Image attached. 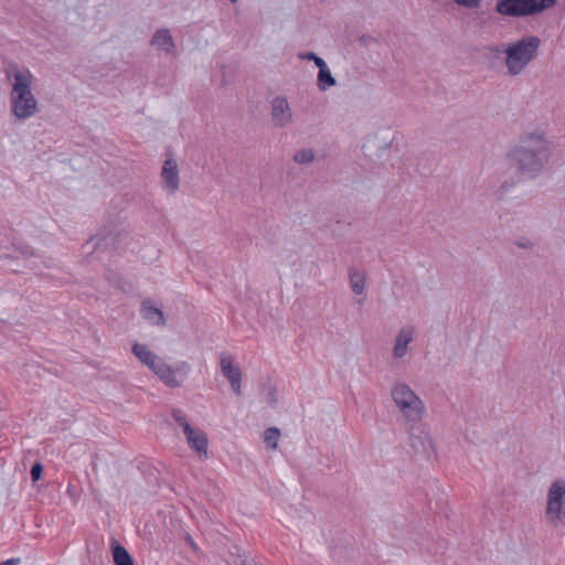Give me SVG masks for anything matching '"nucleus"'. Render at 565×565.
I'll return each mask as SVG.
<instances>
[{
    "instance_id": "obj_1",
    "label": "nucleus",
    "mask_w": 565,
    "mask_h": 565,
    "mask_svg": "<svg viewBox=\"0 0 565 565\" xmlns=\"http://www.w3.org/2000/svg\"><path fill=\"white\" fill-rule=\"evenodd\" d=\"M553 153V142L540 131L525 134L510 150L508 159L520 180L539 177L548 164Z\"/></svg>"
},
{
    "instance_id": "obj_2",
    "label": "nucleus",
    "mask_w": 565,
    "mask_h": 565,
    "mask_svg": "<svg viewBox=\"0 0 565 565\" xmlns=\"http://www.w3.org/2000/svg\"><path fill=\"white\" fill-rule=\"evenodd\" d=\"M6 77L11 86L9 94L10 109L18 121H25L39 113V100L33 94L34 76L26 67L14 63L8 64Z\"/></svg>"
},
{
    "instance_id": "obj_3",
    "label": "nucleus",
    "mask_w": 565,
    "mask_h": 565,
    "mask_svg": "<svg viewBox=\"0 0 565 565\" xmlns=\"http://www.w3.org/2000/svg\"><path fill=\"white\" fill-rule=\"evenodd\" d=\"M541 44L539 36L527 35L497 47L495 52L504 54L505 74L511 77L523 74L539 56Z\"/></svg>"
},
{
    "instance_id": "obj_4",
    "label": "nucleus",
    "mask_w": 565,
    "mask_h": 565,
    "mask_svg": "<svg viewBox=\"0 0 565 565\" xmlns=\"http://www.w3.org/2000/svg\"><path fill=\"white\" fill-rule=\"evenodd\" d=\"M390 396L404 425L419 424L425 417V402L405 381H395L391 385Z\"/></svg>"
},
{
    "instance_id": "obj_5",
    "label": "nucleus",
    "mask_w": 565,
    "mask_h": 565,
    "mask_svg": "<svg viewBox=\"0 0 565 565\" xmlns=\"http://www.w3.org/2000/svg\"><path fill=\"white\" fill-rule=\"evenodd\" d=\"M544 514L552 526L565 524V478H555L546 489Z\"/></svg>"
},
{
    "instance_id": "obj_6",
    "label": "nucleus",
    "mask_w": 565,
    "mask_h": 565,
    "mask_svg": "<svg viewBox=\"0 0 565 565\" xmlns=\"http://www.w3.org/2000/svg\"><path fill=\"white\" fill-rule=\"evenodd\" d=\"M558 0H498L495 11L505 17L533 15L552 8Z\"/></svg>"
},
{
    "instance_id": "obj_7",
    "label": "nucleus",
    "mask_w": 565,
    "mask_h": 565,
    "mask_svg": "<svg viewBox=\"0 0 565 565\" xmlns=\"http://www.w3.org/2000/svg\"><path fill=\"white\" fill-rule=\"evenodd\" d=\"M172 417L183 429V434L190 448L199 456L207 457L209 440L206 434L202 429L193 427L180 409H174L172 412Z\"/></svg>"
},
{
    "instance_id": "obj_8",
    "label": "nucleus",
    "mask_w": 565,
    "mask_h": 565,
    "mask_svg": "<svg viewBox=\"0 0 565 565\" xmlns=\"http://www.w3.org/2000/svg\"><path fill=\"white\" fill-rule=\"evenodd\" d=\"M409 446L417 454L430 456L434 452V439L419 424H405Z\"/></svg>"
},
{
    "instance_id": "obj_9",
    "label": "nucleus",
    "mask_w": 565,
    "mask_h": 565,
    "mask_svg": "<svg viewBox=\"0 0 565 565\" xmlns=\"http://www.w3.org/2000/svg\"><path fill=\"white\" fill-rule=\"evenodd\" d=\"M190 371L191 366L185 361H180L174 366L166 363L157 376L167 386L179 387L188 379Z\"/></svg>"
},
{
    "instance_id": "obj_10",
    "label": "nucleus",
    "mask_w": 565,
    "mask_h": 565,
    "mask_svg": "<svg viewBox=\"0 0 565 565\" xmlns=\"http://www.w3.org/2000/svg\"><path fill=\"white\" fill-rule=\"evenodd\" d=\"M161 188L169 194L174 195L180 188V172L177 161L173 158L164 160L160 172Z\"/></svg>"
},
{
    "instance_id": "obj_11",
    "label": "nucleus",
    "mask_w": 565,
    "mask_h": 565,
    "mask_svg": "<svg viewBox=\"0 0 565 565\" xmlns=\"http://www.w3.org/2000/svg\"><path fill=\"white\" fill-rule=\"evenodd\" d=\"M220 369L222 374L227 379L232 390L237 395L242 392V371L238 364L235 363L234 358L227 353L220 354Z\"/></svg>"
},
{
    "instance_id": "obj_12",
    "label": "nucleus",
    "mask_w": 565,
    "mask_h": 565,
    "mask_svg": "<svg viewBox=\"0 0 565 565\" xmlns=\"http://www.w3.org/2000/svg\"><path fill=\"white\" fill-rule=\"evenodd\" d=\"M270 116L278 128L287 127L294 121L292 110L286 97L277 96L271 100Z\"/></svg>"
},
{
    "instance_id": "obj_13",
    "label": "nucleus",
    "mask_w": 565,
    "mask_h": 565,
    "mask_svg": "<svg viewBox=\"0 0 565 565\" xmlns=\"http://www.w3.org/2000/svg\"><path fill=\"white\" fill-rule=\"evenodd\" d=\"M415 328L411 324L403 326L396 333L393 342L392 354L394 359L402 360L409 352V344L415 339Z\"/></svg>"
},
{
    "instance_id": "obj_14",
    "label": "nucleus",
    "mask_w": 565,
    "mask_h": 565,
    "mask_svg": "<svg viewBox=\"0 0 565 565\" xmlns=\"http://www.w3.org/2000/svg\"><path fill=\"white\" fill-rule=\"evenodd\" d=\"M151 45L168 54H174L175 44L168 29H159L151 39Z\"/></svg>"
},
{
    "instance_id": "obj_15",
    "label": "nucleus",
    "mask_w": 565,
    "mask_h": 565,
    "mask_svg": "<svg viewBox=\"0 0 565 565\" xmlns=\"http://www.w3.org/2000/svg\"><path fill=\"white\" fill-rule=\"evenodd\" d=\"M140 313L145 320L153 326H164L166 319L161 309L157 308L151 300L141 303Z\"/></svg>"
},
{
    "instance_id": "obj_16",
    "label": "nucleus",
    "mask_w": 565,
    "mask_h": 565,
    "mask_svg": "<svg viewBox=\"0 0 565 565\" xmlns=\"http://www.w3.org/2000/svg\"><path fill=\"white\" fill-rule=\"evenodd\" d=\"M350 287L354 295L363 296L365 294L366 275L362 270L351 269L349 271Z\"/></svg>"
},
{
    "instance_id": "obj_17",
    "label": "nucleus",
    "mask_w": 565,
    "mask_h": 565,
    "mask_svg": "<svg viewBox=\"0 0 565 565\" xmlns=\"http://www.w3.org/2000/svg\"><path fill=\"white\" fill-rule=\"evenodd\" d=\"M132 353L146 366H148L158 356L146 344L135 343L132 345Z\"/></svg>"
},
{
    "instance_id": "obj_18",
    "label": "nucleus",
    "mask_w": 565,
    "mask_h": 565,
    "mask_svg": "<svg viewBox=\"0 0 565 565\" xmlns=\"http://www.w3.org/2000/svg\"><path fill=\"white\" fill-rule=\"evenodd\" d=\"M113 558L115 565H134V561L130 556V554L127 552V550L118 544L117 542H114L113 545Z\"/></svg>"
},
{
    "instance_id": "obj_19",
    "label": "nucleus",
    "mask_w": 565,
    "mask_h": 565,
    "mask_svg": "<svg viewBox=\"0 0 565 565\" xmlns=\"http://www.w3.org/2000/svg\"><path fill=\"white\" fill-rule=\"evenodd\" d=\"M318 73V87L320 90H327L328 88L334 86L337 84L335 78L332 76L330 70L327 66H320Z\"/></svg>"
},
{
    "instance_id": "obj_20",
    "label": "nucleus",
    "mask_w": 565,
    "mask_h": 565,
    "mask_svg": "<svg viewBox=\"0 0 565 565\" xmlns=\"http://www.w3.org/2000/svg\"><path fill=\"white\" fill-rule=\"evenodd\" d=\"M316 151L312 148H302L294 153V161L298 164H309L316 159Z\"/></svg>"
},
{
    "instance_id": "obj_21",
    "label": "nucleus",
    "mask_w": 565,
    "mask_h": 565,
    "mask_svg": "<svg viewBox=\"0 0 565 565\" xmlns=\"http://www.w3.org/2000/svg\"><path fill=\"white\" fill-rule=\"evenodd\" d=\"M279 436L280 431L278 428L270 427L266 429L264 434V443L266 444L267 448L276 449L278 446Z\"/></svg>"
},
{
    "instance_id": "obj_22",
    "label": "nucleus",
    "mask_w": 565,
    "mask_h": 565,
    "mask_svg": "<svg viewBox=\"0 0 565 565\" xmlns=\"http://www.w3.org/2000/svg\"><path fill=\"white\" fill-rule=\"evenodd\" d=\"M298 57L302 61H312L315 64L320 67L321 65L324 66L326 62L323 58L319 57L313 52H302L298 54Z\"/></svg>"
},
{
    "instance_id": "obj_23",
    "label": "nucleus",
    "mask_w": 565,
    "mask_h": 565,
    "mask_svg": "<svg viewBox=\"0 0 565 565\" xmlns=\"http://www.w3.org/2000/svg\"><path fill=\"white\" fill-rule=\"evenodd\" d=\"M514 245L522 249H533L535 246V243L527 238V237H519L514 241Z\"/></svg>"
},
{
    "instance_id": "obj_24",
    "label": "nucleus",
    "mask_w": 565,
    "mask_h": 565,
    "mask_svg": "<svg viewBox=\"0 0 565 565\" xmlns=\"http://www.w3.org/2000/svg\"><path fill=\"white\" fill-rule=\"evenodd\" d=\"M164 364L166 362L158 355L147 367H149L156 375H158Z\"/></svg>"
},
{
    "instance_id": "obj_25",
    "label": "nucleus",
    "mask_w": 565,
    "mask_h": 565,
    "mask_svg": "<svg viewBox=\"0 0 565 565\" xmlns=\"http://www.w3.org/2000/svg\"><path fill=\"white\" fill-rule=\"evenodd\" d=\"M458 6L466 7L468 9H477L481 4V0H454Z\"/></svg>"
},
{
    "instance_id": "obj_26",
    "label": "nucleus",
    "mask_w": 565,
    "mask_h": 565,
    "mask_svg": "<svg viewBox=\"0 0 565 565\" xmlns=\"http://www.w3.org/2000/svg\"><path fill=\"white\" fill-rule=\"evenodd\" d=\"M43 472V466L40 462H35L31 468V478L33 481L40 480Z\"/></svg>"
},
{
    "instance_id": "obj_27",
    "label": "nucleus",
    "mask_w": 565,
    "mask_h": 565,
    "mask_svg": "<svg viewBox=\"0 0 565 565\" xmlns=\"http://www.w3.org/2000/svg\"><path fill=\"white\" fill-rule=\"evenodd\" d=\"M20 558H10L4 562H1L0 565H19Z\"/></svg>"
},
{
    "instance_id": "obj_28",
    "label": "nucleus",
    "mask_w": 565,
    "mask_h": 565,
    "mask_svg": "<svg viewBox=\"0 0 565 565\" xmlns=\"http://www.w3.org/2000/svg\"><path fill=\"white\" fill-rule=\"evenodd\" d=\"M185 541H186V543H188V544H189L193 550H196V544L194 543V540L192 539V536L186 535Z\"/></svg>"
},
{
    "instance_id": "obj_29",
    "label": "nucleus",
    "mask_w": 565,
    "mask_h": 565,
    "mask_svg": "<svg viewBox=\"0 0 565 565\" xmlns=\"http://www.w3.org/2000/svg\"><path fill=\"white\" fill-rule=\"evenodd\" d=\"M269 402H270V404H271V405H275V404H276V402H277V399H276V395H275V393H274V392H271V393L269 394Z\"/></svg>"
},
{
    "instance_id": "obj_30",
    "label": "nucleus",
    "mask_w": 565,
    "mask_h": 565,
    "mask_svg": "<svg viewBox=\"0 0 565 565\" xmlns=\"http://www.w3.org/2000/svg\"><path fill=\"white\" fill-rule=\"evenodd\" d=\"M363 301H364V298H362V299H358V303H360V305H362V303H363Z\"/></svg>"
},
{
    "instance_id": "obj_31",
    "label": "nucleus",
    "mask_w": 565,
    "mask_h": 565,
    "mask_svg": "<svg viewBox=\"0 0 565 565\" xmlns=\"http://www.w3.org/2000/svg\"><path fill=\"white\" fill-rule=\"evenodd\" d=\"M108 238H104V245H107L108 243L106 242Z\"/></svg>"
},
{
    "instance_id": "obj_32",
    "label": "nucleus",
    "mask_w": 565,
    "mask_h": 565,
    "mask_svg": "<svg viewBox=\"0 0 565 565\" xmlns=\"http://www.w3.org/2000/svg\"><path fill=\"white\" fill-rule=\"evenodd\" d=\"M231 2H236L237 0H230Z\"/></svg>"
}]
</instances>
